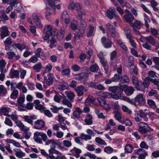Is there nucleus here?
Returning <instances> with one entry per match:
<instances>
[{
	"mask_svg": "<svg viewBox=\"0 0 159 159\" xmlns=\"http://www.w3.org/2000/svg\"><path fill=\"white\" fill-rule=\"evenodd\" d=\"M62 103L70 108H71L72 107V104L65 97H64L62 101Z\"/></svg>",
	"mask_w": 159,
	"mask_h": 159,
	"instance_id": "bb28decb",
	"label": "nucleus"
},
{
	"mask_svg": "<svg viewBox=\"0 0 159 159\" xmlns=\"http://www.w3.org/2000/svg\"><path fill=\"white\" fill-rule=\"evenodd\" d=\"M0 36L1 39H3L9 35L10 32L7 26H3L0 28Z\"/></svg>",
	"mask_w": 159,
	"mask_h": 159,
	"instance_id": "423d86ee",
	"label": "nucleus"
},
{
	"mask_svg": "<svg viewBox=\"0 0 159 159\" xmlns=\"http://www.w3.org/2000/svg\"><path fill=\"white\" fill-rule=\"evenodd\" d=\"M81 85L76 87L75 90L77 93V95L79 96H82L84 94V92L83 90L80 88Z\"/></svg>",
	"mask_w": 159,
	"mask_h": 159,
	"instance_id": "ea45409f",
	"label": "nucleus"
},
{
	"mask_svg": "<svg viewBox=\"0 0 159 159\" xmlns=\"http://www.w3.org/2000/svg\"><path fill=\"white\" fill-rule=\"evenodd\" d=\"M14 151L16 152V156L19 158L24 157L25 156V153L22 152L20 149H15Z\"/></svg>",
	"mask_w": 159,
	"mask_h": 159,
	"instance_id": "5701e85b",
	"label": "nucleus"
},
{
	"mask_svg": "<svg viewBox=\"0 0 159 159\" xmlns=\"http://www.w3.org/2000/svg\"><path fill=\"white\" fill-rule=\"evenodd\" d=\"M99 69V67L97 64L92 65L90 67V70L92 72H96Z\"/></svg>",
	"mask_w": 159,
	"mask_h": 159,
	"instance_id": "f704fd0d",
	"label": "nucleus"
},
{
	"mask_svg": "<svg viewBox=\"0 0 159 159\" xmlns=\"http://www.w3.org/2000/svg\"><path fill=\"white\" fill-rule=\"evenodd\" d=\"M117 94L116 93H113L111 94V97L117 100L120 99L121 100H124L126 101L125 100L126 98H128V97L126 96H123L122 94L121 91H118L117 92Z\"/></svg>",
	"mask_w": 159,
	"mask_h": 159,
	"instance_id": "9d476101",
	"label": "nucleus"
},
{
	"mask_svg": "<svg viewBox=\"0 0 159 159\" xmlns=\"http://www.w3.org/2000/svg\"><path fill=\"white\" fill-rule=\"evenodd\" d=\"M121 108L124 112H126L129 114H132V111L129 110L126 106L123 105Z\"/></svg>",
	"mask_w": 159,
	"mask_h": 159,
	"instance_id": "6e6d98bb",
	"label": "nucleus"
},
{
	"mask_svg": "<svg viewBox=\"0 0 159 159\" xmlns=\"http://www.w3.org/2000/svg\"><path fill=\"white\" fill-rule=\"evenodd\" d=\"M16 125L18 126L20 130L23 131H26L29 130V129L25 126L22 123L21 121L18 120L15 122Z\"/></svg>",
	"mask_w": 159,
	"mask_h": 159,
	"instance_id": "a211bd4d",
	"label": "nucleus"
},
{
	"mask_svg": "<svg viewBox=\"0 0 159 159\" xmlns=\"http://www.w3.org/2000/svg\"><path fill=\"white\" fill-rule=\"evenodd\" d=\"M76 6L75 9L78 12L79 14L78 18L79 20H81L82 18V16L85 15L86 12L85 11L82 10V7L80 4L77 3H76Z\"/></svg>",
	"mask_w": 159,
	"mask_h": 159,
	"instance_id": "1a4fd4ad",
	"label": "nucleus"
},
{
	"mask_svg": "<svg viewBox=\"0 0 159 159\" xmlns=\"http://www.w3.org/2000/svg\"><path fill=\"white\" fill-rule=\"evenodd\" d=\"M25 121L30 124L33 125V121L31 119L29 116H25L23 117Z\"/></svg>",
	"mask_w": 159,
	"mask_h": 159,
	"instance_id": "5fc2aeb1",
	"label": "nucleus"
},
{
	"mask_svg": "<svg viewBox=\"0 0 159 159\" xmlns=\"http://www.w3.org/2000/svg\"><path fill=\"white\" fill-rule=\"evenodd\" d=\"M96 100V99L92 96H89L85 101V105L86 106H89L91 103H93Z\"/></svg>",
	"mask_w": 159,
	"mask_h": 159,
	"instance_id": "b1692460",
	"label": "nucleus"
},
{
	"mask_svg": "<svg viewBox=\"0 0 159 159\" xmlns=\"http://www.w3.org/2000/svg\"><path fill=\"white\" fill-rule=\"evenodd\" d=\"M46 12H45V16L46 18L48 19L49 18V16H50L51 14L50 12V8L47 7L46 8Z\"/></svg>",
	"mask_w": 159,
	"mask_h": 159,
	"instance_id": "e2e57ef3",
	"label": "nucleus"
},
{
	"mask_svg": "<svg viewBox=\"0 0 159 159\" xmlns=\"http://www.w3.org/2000/svg\"><path fill=\"white\" fill-rule=\"evenodd\" d=\"M38 58L35 56H33L30 58L28 61L30 63H35L38 61Z\"/></svg>",
	"mask_w": 159,
	"mask_h": 159,
	"instance_id": "bf43d9fd",
	"label": "nucleus"
},
{
	"mask_svg": "<svg viewBox=\"0 0 159 159\" xmlns=\"http://www.w3.org/2000/svg\"><path fill=\"white\" fill-rule=\"evenodd\" d=\"M134 30H136V29L139 30L140 29V26L142 25L143 24L140 21L135 20L134 22L132 24H130Z\"/></svg>",
	"mask_w": 159,
	"mask_h": 159,
	"instance_id": "f3484780",
	"label": "nucleus"
},
{
	"mask_svg": "<svg viewBox=\"0 0 159 159\" xmlns=\"http://www.w3.org/2000/svg\"><path fill=\"white\" fill-rule=\"evenodd\" d=\"M44 80H46V83L48 85H51L53 82V79L52 77H49L47 79V77L44 76Z\"/></svg>",
	"mask_w": 159,
	"mask_h": 159,
	"instance_id": "37998d69",
	"label": "nucleus"
},
{
	"mask_svg": "<svg viewBox=\"0 0 159 159\" xmlns=\"http://www.w3.org/2000/svg\"><path fill=\"white\" fill-rule=\"evenodd\" d=\"M31 135V133L30 132H27V131H25L22 134V137L25 138V139H29Z\"/></svg>",
	"mask_w": 159,
	"mask_h": 159,
	"instance_id": "49530a36",
	"label": "nucleus"
},
{
	"mask_svg": "<svg viewBox=\"0 0 159 159\" xmlns=\"http://www.w3.org/2000/svg\"><path fill=\"white\" fill-rule=\"evenodd\" d=\"M7 93V89L3 85H0V95H5Z\"/></svg>",
	"mask_w": 159,
	"mask_h": 159,
	"instance_id": "c9c22d12",
	"label": "nucleus"
},
{
	"mask_svg": "<svg viewBox=\"0 0 159 159\" xmlns=\"http://www.w3.org/2000/svg\"><path fill=\"white\" fill-rule=\"evenodd\" d=\"M113 149L110 146H107L104 148V151L105 152L110 154L113 152Z\"/></svg>",
	"mask_w": 159,
	"mask_h": 159,
	"instance_id": "8fccbe9b",
	"label": "nucleus"
},
{
	"mask_svg": "<svg viewBox=\"0 0 159 159\" xmlns=\"http://www.w3.org/2000/svg\"><path fill=\"white\" fill-rule=\"evenodd\" d=\"M146 39L152 45H154L156 43L155 40L151 36H149L146 37Z\"/></svg>",
	"mask_w": 159,
	"mask_h": 159,
	"instance_id": "e433bc0d",
	"label": "nucleus"
},
{
	"mask_svg": "<svg viewBox=\"0 0 159 159\" xmlns=\"http://www.w3.org/2000/svg\"><path fill=\"white\" fill-rule=\"evenodd\" d=\"M32 17L34 22L37 26L39 28L43 27V25L41 23L40 18H42V16L39 13H33L32 15Z\"/></svg>",
	"mask_w": 159,
	"mask_h": 159,
	"instance_id": "39448f33",
	"label": "nucleus"
},
{
	"mask_svg": "<svg viewBox=\"0 0 159 159\" xmlns=\"http://www.w3.org/2000/svg\"><path fill=\"white\" fill-rule=\"evenodd\" d=\"M106 26L107 29L108 30L111 36L113 38H115L116 36L115 29L113 25L109 23L106 24Z\"/></svg>",
	"mask_w": 159,
	"mask_h": 159,
	"instance_id": "9b49d317",
	"label": "nucleus"
},
{
	"mask_svg": "<svg viewBox=\"0 0 159 159\" xmlns=\"http://www.w3.org/2000/svg\"><path fill=\"white\" fill-rule=\"evenodd\" d=\"M43 112L45 115L49 117H51L53 116L52 114L48 110H45L44 109V111Z\"/></svg>",
	"mask_w": 159,
	"mask_h": 159,
	"instance_id": "13d9d810",
	"label": "nucleus"
},
{
	"mask_svg": "<svg viewBox=\"0 0 159 159\" xmlns=\"http://www.w3.org/2000/svg\"><path fill=\"white\" fill-rule=\"evenodd\" d=\"M19 2L17 0H11L9 3L12 7H16Z\"/></svg>",
	"mask_w": 159,
	"mask_h": 159,
	"instance_id": "69168bd1",
	"label": "nucleus"
},
{
	"mask_svg": "<svg viewBox=\"0 0 159 159\" xmlns=\"http://www.w3.org/2000/svg\"><path fill=\"white\" fill-rule=\"evenodd\" d=\"M100 62L101 63V64H102V66L104 67V69L105 70L106 73V74L107 73V70H108V68L107 66V61L105 60L104 58L100 60Z\"/></svg>",
	"mask_w": 159,
	"mask_h": 159,
	"instance_id": "58836bf2",
	"label": "nucleus"
},
{
	"mask_svg": "<svg viewBox=\"0 0 159 159\" xmlns=\"http://www.w3.org/2000/svg\"><path fill=\"white\" fill-rule=\"evenodd\" d=\"M83 110L81 109L79 107H76L75 110L73 111L72 115L74 117L77 119H80V114L83 113Z\"/></svg>",
	"mask_w": 159,
	"mask_h": 159,
	"instance_id": "2eb2a0df",
	"label": "nucleus"
},
{
	"mask_svg": "<svg viewBox=\"0 0 159 159\" xmlns=\"http://www.w3.org/2000/svg\"><path fill=\"white\" fill-rule=\"evenodd\" d=\"M63 143L65 146L67 148L70 147L72 145L71 142L67 140L63 141Z\"/></svg>",
	"mask_w": 159,
	"mask_h": 159,
	"instance_id": "338daca9",
	"label": "nucleus"
},
{
	"mask_svg": "<svg viewBox=\"0 0 159 159\" xmlns=\"http://www.w3.org/2000/svg\"><path fill=\"white\" fill-rule=\"evenodd\" d=\"M19 71L17 70H14L12 71H11L9 74L10 77L11 78H17L19 76Z\"/></svg>",
	"mask_w": 159,
	"mask_h": 159,
	"instance_id": "c85d7f7f",
	"label": "nucleus"
},
{
	"mask_svg": "<svg viewBox=\"0 0 159 159\" xmlns=\"http://www.w3.org/2000/svg\"><path fill=\"white\" fill-rule=\"evenodd\" d=\"M47 138V135L43 132L36 131L34 134L33 139L35 141L39 144L43 143V140L46 141Z\"/></svg>",
	"mask_w": 159,
	"mask_h": 159,
	"instance_id": "f03ea898",
	"label": "nucleus"
},
{
	"mask_svg": "<svg viewBox=\"0 0 159 159\" xmlns=\"http://www.w3.org/2000/svg\"><path fill=\"white\" fill-rule=\"evenodd\" d=\"M50 45H49V47L51 48H52L56 46V45L55 43H57V41L55 39L53 38L52 37L50 39Z\"/></svg>",
	"mask_w": 159,
	"mask_h": 159,
	"instance_id": "473e14b6",
	"label": "nucleus"
},
{
	"mask_svg": "<svg viewBox=\"0 0 159 159\" xmlns=\"http://www.w3.org/2000/svg\"><path fill=\"white\" fill-rule=\"evenodd\" d=\"M18 92L17 90L15 89L12 92L10 97L11 99H16L18 97Z\"/></svg>",
	"mask_w": 159,
	"mask_h": 159,
	"instance_id": "4c0bfd02",
	"label": "nucleus"
},
{
	"mask_svg": "<svg viewBox=\"0 0 159 159\" xmlns=\"http://www.w3.org/2000/svg\"><path fill=\"white\" fill-rule=\"evenodd\" d=\"M34 127L37 129H40L43 128L45 125V122L42 120H38L34 122Z\"/></svg>",
	"mask_w": 159,
	"mask_h": 159,
	"instance_id": "dca6fc26",
	"label": "nucleus"
},
{
	"mask_svg": "<svg viewBox=\"0 0 159 159\" xmlns=\"http://www.w3.org/2000/svg\"><path fill=\"white\" fill-rule=\"evenodd\" d=\"M124 31L127 38L131 37L130 31L129 28L128 27H125L124 29Z\"/></svg>",
	"mask_w": 159,
	"mask_h": 159,
	"instance_id": "603ef678",
	"label": "nucleus"
},
{
	"mask_svg": "<svg viewBox=\"0 0 159 159\" xmlns=\"http://www.w3.org/2000/svg\"><path fill=\"white\" fill-rule=\"evenodd\" d=\"M114 114H115L114 117L117 120L119 121L121 120V116L120 113L119 111H116L114 112Z\"/></svg>",
	"mask_w": 159,
	"mask_h": 159,
	"instance_id": "3c124183",
	"label": "nucleus"
},
{
	"mask_svg": "<svg viewBox=\"0 0 159 159\" xmlns=\"http://www.w3.org/2000/svg\"><path fill=\"white\" fill-rule=\"evenodd\" d=\"M80 139L86 141L89 140L91 139L90 135H89L87 134H85L84 133H81L80 136Z\"/></svg>",
	"mask_w": 159,
	"mask_h": 159,
	"instance_id": "2f4dec72",
	"label": "nucleus"
},
{
	"mask_svg": "<svg viewBox=\"0 0 159 159\" xmlns=\"http://www.w3.org/2000/svg\"><path fill=\"white\" fill-rule=\"evenodd\" d=\"M52 28L49 25L45 26L44 27L43 30L44 33H48V32H49L51 34H52Z\"/></svg>",
	"mask_w": 159,
	"mask_h": 159,
	"instance_id": "de8ad7c7",
	"label": "nucleus"
},
{
	"mask_svg": "<svg viewBox=\"0 0 159 159\" xmlns=\"http://www.w3.org/2000/svg\"><path fill=\"white\" fill-rule=\"evenodd\" d=\"M7 63L5 60L2 59L0 60V70L1 72L6 73L7 70L6 68V65Z\"/></svg>",
	"mask_w": 159,
	"mask_h": 159,
	"instance_id": "4be33fe9",
	"label": "nucleus"
},
{
	"mask_svg": "<svg viewBox=\"0 0 159 159\" xmlns=\"http://www.w3.org/2000/svg\"><path fill=\"white\" fill-rule=\"evenodd\" d=\"M69 17V16L68 14L67 13L66 11H64L62 12L61 17L63 20H64L65 19H67Z\"/></svg>",
	"mask_w": 159,
	"mask_h": 159,
	"instance_id": "774afa93",
	"label": "nucleus"
},
{
	"mask_svg": "<svg viewBox=\"0 0 159 159\" xmlns=\"http://www.w3.org/2000/svg\"><path fill=\"white\" fill-rule=\"evenodd\" d=\"M66 96L70 100L71 102L73 101V99L75 96L74 93L71 91H66Z\"/></svg>",
	"mask_w": 159,
	"mask_h": 159,
	"instance_id": "393cba45",
	"label": "nucleus"
},
{
	"mask_svg": "<svg viewBox=\"0 0 159 159\" xmlns=\"http://www.w3.org/2000/svg\"><path fill=\"white\" fill-rule=\"evenodd\" d=\"M123 17L125 21L130 24H132L133 21L135 19L131 13L127 9L125 10V15Z\"/></svg>",
	"mask_w": 159,
	"mask_h": 159,
	"instance_id": "20e7f679",
	"label": "nucleus"
},
{
	"mask_svg": "<svg viewBox=\"0 0 159 159\" xmlns=\"http://www.w3.org/2000/svg\"><path fill=\"white\" fill-rule=\"evenodd\" d=\"M122 75L121 74H115L112 78L113 82H116L118 81L120 82L122 80Z\"/></svg>",
	"mask_w": 159,
	"mask_h": 159,
	"instance_id": "a878e982",
	"label": "nucleus"
},
{
	"mask_svg": "<svg viewBox=\"0 0 159 159\" xmlns=\"http://www.w3.org/2000/svg\"><path fill=\"white\" fill-rule=\"evenodd\" d=\"M89 28V30L87 35V37H90L92 36L94 30V27L92 25L90 26Z\"/></svg>",
	"mask_w": 159,
	"mask_h": 159,
	"instance_id": "09e8293b",
	"label": "nucleus"
},
{
	"mask_svg": "<svg viewBox=\"0 0 159 159\" xmlns=\"http://www.w3.org/2000/svg\"><path fill=\"white\" fill-rule=\"evenodd\" d=\"M35 107L36 109L40 110L42 112L44 111L45 109V107L41 104L35 105Z\"/></svg>",
	"mask_w": 159,
	"mask_h": 159,
	"instance_id": "0e129e2a",
	"label": "nucleus"
},
{
	"mask_svg": "<svg viewBox=\"0 0 159 159\" xmlns=\"http://www.w3.org/2000/svg\"><path fill=\"white\" fill-rule=\"evenodd\" d=\"M134 91V89L133 87L129 86L127 88L125 93L127 96H129L133 93Z\"/></svg>",
	"mask_w": 159,
	"mask_h": 159,
	"instance_id": "cd10ccee",
	"label": "nucleus"
},
{
	"mask_svg": "<svg viewBox=\"0 0 159 159\" xmlns=\"http://www.w3.org/2000/svg\"><path fill=\"white\" fill-rule=\"evenodd\" d=\"M95 141L96 143L100 145L105 146L107 145V143L105 141L100 137H97L96 138Z\"/></svg>",
	"mask_w": 159,
	"mask_h": 159,
	"instance_id": "7c9ffc66",
	"label": "nucleus"
},
{
	"mask_svg": "<svg viewBox=\"0 0 159 159\" xmlns=\"http://www.w3.org/2000/svg\"><path fill=\"white\" fill-rule=\"evenodd\" d=\"M139 126V131L142 133H146L150 131L151 128L148 125L145 123L141 122L138 124Z\"/></svg>",
	"mask_w": 159,
	"mask_h": 159,
	"instance_id": "7ed1b4c3",
	"label": "nucleus"
},
{
	"mask_svg": "<svg viewBox=\"0 0 159 159\" xmlns=\"http://www.w3.org/2000/svg\"><path fill=\"white\" fill-rule=\"evenodd\" d=\"M87 26V24L84 21L81 20V24L79 27V29L76 32L77 33H80L81 35L84 34L85 32V30Z\"/></svg>",
	"mask_w": 159,
	"mask_h": 159,
	"instance_id": "ddd939ff",
	"label": "nucleus"
},
{
	"mask_svg": "<svg viewBox=\"0 0 159 159\" xmlns=\"http://www.w3.org/2000/svg\"><path fill=\"white\" fill-rule=\"evenodd\" d=\"M75 79L79 80H81L87 78L88 75L85 73L82 72L75 75Z\"/></svg>",
	"mask_w": 159,
	"mask_h": 159,
	"instance_id": "6ab92c4d",
	"label": "nucleus"
},
{
	"mask_svg": "<svg viewBox=\"0 0 159 159\" xmlns=\"http://www.w3.org/2000/svg\"><path fill=\"white\" fill-rule=\"evenodd\" d=\"M48 137L47 135V138L46 139V141H43L45 143V145H48L50 144H55L56 143L54 141V140L53 139H50L47 140Z\"/></svg>",
	"mask_w": 159,
	"mask_h": 159,
	"instance_id": "864d4df0",
	"label": "nucleus"
},
{
	"mask_svg": "<svg viewBox=\"0 0 159 159\" xmlns=\"http://www.w3.org/2000/svg\"><path fill=\"white\" fill-rule=\"evenodd\" d=\"M42 64L40 62L34 65L33 68L34 70H35L36 72H39L41 68Z\"/></svg>",
	"mask_w": 159,
	"mask_h": 159,
	"instance_id": "79ce46f5",
	"label": "nucleus"
},
{
	"mask_svg": "<svg viewBox=\"0 0 159 159\" xmlns=\"http://www.w3.org/2000/svg\"><path fill=\"white\" fill-rule=\"evenodd\" d=\"M13 45V46L16 47L21 51L25 49V45L24 44H21L20 43H14Z\"/></svg>",
	"mask_w": 159,
	"mask_h": 159,
	"instance_id": "72a5a7b5",
	"label": "nucleus"
},
{
	"mask_svg": "<svg viewBox=\"0 0 159 159\" xmlns=\"http://www.w3.org/2000/svg\"><path fill=\"white\" fill-rule=\"evenodd\" d=\"M0 111L4 113V115L8 116L9 115L8 113L11 111V109L8 107H3L0 109Z\"/></svg>",
	"mask_w": 159,
	"mask_h": 159,
	"instance_id": "c756f323",
	"label": "nucleus"
},
{
	"mask_svg": "<svg viewBox=\"0 0 159 159\" xmlns=\"http://www.w3.org/2000/svg\"><path fill=\"white\" fill-rule=\"evenodd\" d=\"M8 58L9 59H12L14 57L16 56L15 53L13 52H8L7 53Z\"/></svg>",
	"mask_w": 159,
	"mask_h": 159,
	"instance_id": "680f3d73",
	"label": "nucleus"
},
{
	"mask_svg": "<svg viewBox=\"0 0 159 159\" xmlns=\"http://www.w3.org/2000/svg\"><path fill=\"white\" fill-rule=\"evenodd\" d=\"M132 80L133 84L138 90H140L143 89L140 87V85L139 84V81L136 77L133 76L132 77Z\"/></svg>",
	"mask_w": 159,
	"mask_h": 159,
	"instance_id": "4468645a",
	"label": "nucleus"
},
{
	"mask_svg": "<svg viewBox=\"0 0 159 159\" xmlns=\"http://www.w3.org/2000/svg\"><path fill=\"white\" fill-rule=\"evenodd\" d=\"M139 113L140 114V116H141L143 118L145 119V120H148V118L146 117V116L149 114L150 111L149 110L147 109L139 110Z\"/></svg>",
	"mask_w": 159,
	"mask_h": 159,
	"instance_id": "412c9836",
	"label": "nucleus"
},
{
	"mask_svg": "<svg viewBox=\"0 0 159 159\" xmlns=\"http://www.w3.org/2000/svg\"><path fill=\"white\" fill-rule=\"evenodd\" d=\"M4 123L6 125L10 126H12L13 125L12 122L9 118L7 117H6Z\"/></svg>",
	"mask_w": 159,
	"mask_h": 159,
	"instance_id": "4d7b16f0",
	"label": "nucleus"
},
{
	"mask_svg": "<svg viewBox=\"0 0 159 159\" xmlns=\"http://www.w3.org/2000/svg\"><path fill=\"white\" fill-rule=\"evenodd\" d=\"M125 100L126 101L134 105H136V103L140 104H143L145 103V100L143 97V95L141 93L137 95L134 99H131L128 98H126Z\"/></svg>",
	"mask_w": 159,
	"mask_h": 159,
	"instance_id": "f257e3e1",
	"label": "nucleus"
},
{
	"mask_svg": "<svg viewBox=\"0 0 159 159\" xmlns=\"http://www.w3.org/2000/svg\"><path fill=\"white\" fill-rule=\"evenodd\" d=\"M70 151L73 153H76L77 154L76 155L77 157H79V155H78L80 154L81 152V150L78 148H77L75 147H74L73 149L71 150Z\"/></svg>",
	"mask_w": 159,
	"mask_h": 159,
	"instance_id": "a19ab883",
	"label": "nucleus"
},
{
	"mask_svg": "<svg viewBox=\"0 0 159 159\" xmlns=\"http://www.w3.org/2000/svg\"><path fill=\"white\" fill-rule=\"evenodd\" d=\"M125 149L127 152L131 153L133 150V147L130 144H127L125 146Z\"/></svg>",
	"mask_w": 159,
	"mask_h": 159,
	"instance_id": "c03bdc74",
	"label": "nucleus"
},
{
	"mask_svg": "<svg viewBox=\"0 0 159 159\" xmlns=\"http://www.w3.org/2000/svg\"><path fill=\"white\" fill-rule=\"evenodd\" d=\"M140 6L142 8V9L143 10L146 12L148 14H149L151 13L150 10L143 3H141L140 4Z\"/></svg>",
	"mask_w": 159,
	"mask_h": 159,
	"instance_id": "052dcab7",
	"label": "nucleus"
},
{
	"mask_svg": "<svg viewBox=\"0 0 159 159\" xmlns=\"http://www.w3.org/2000/svg\"><path fill=\"white\" fill-rule=\"evenodd\" d=\"M111 10H108L105 13L106 16L110 19H112L113 18V16L116 17H119L116 13L115 9L112 8H110Z\"/></svg>",
	"mask_w": 159,
	"mask_h": 159,
	"instance_id": "f8f14e48",
	"label": "nucleus"
},
{
	"mask_svg": "<svg viewBox=\"0 0 159 159\" xmlns=\"http://www.w3.org/2000/svg\"><path fill=\"white\" fill-rule=\"evenodd\" d=\"M133 57L132 56H129V60L131 62L130 65L128 66V67L129 68V72L132 74H134L135 75H137L138 73V70L136 66H134L133 67L131 68V66H134V63H132L133 60Z\"/></svg>",
	"mask_w": 159,
	"mask_h": 159,
	"instance_id": "0eeeda50",
	"label": "nucleus"
},
{
	"mask_svg": "<svg viewBox=\"0 0 159 159\" xmlns=\"http://www.w3.org/2000/svg\"><path fill=\"white\" fill-rule=\"evenodd\" d=\"M101 42L103 46L106 48H111L112 46V42L111 39H107L105 37H103L101 39Z\"/></svg>",
	"mask_w": 159,
	"mask_h": 159,
	"instance_id": "6e6552de",
	"label": "nucleus"
},
{
	"mask_svg": "<svg viewBox=\"0 0 159 159\" xmlns=\"http://www.w3.org/2000/svg\"><path fill=\"white\" fill-rule=\"evenodd\" d=\"M134 152L135 153L139 155H143L145 154L144 153H147L144 149L141 148L135 150Z\"/></svg>",
	"mask_w": 159,
	"mask_h": 159,
	"instance_id": "a18cd8bd",
	"label": "nucleus"
},
{
	"mask_svg": "<svg viewBox=\"0 0 159 159\" xmlns=\"http://www.w3.org/2000/svg\"><path fill=\"white\" fill-rule=\"evenodd\" d=\"M150 81V78L149 77H146L142 83L143 86H140L141 88H143V89L140 90H143L145 88H148Z\"/></svg>",
	"mask_w": 159,
	"mask_h": 159,
	"instance_id": "aec40b11",
	"label": "nucleus"
}]
</instances>
